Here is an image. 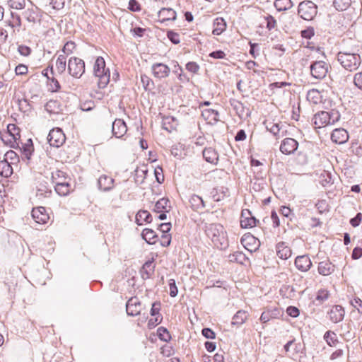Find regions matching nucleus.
<instances>
[{
	"label": "nucleus",
	"mask_w": 362,
	"mask_h": 362,
	"mask_svg": "<svg viewBox=\"0 0 362 362\" xmlns=\"http://www.w3.org/2000/svg\"><path fill=\"white\" fill-rule=\"evenodd\" d=\"M337 60L344 69L351 72L356 71L361 64L360 54L349 51L339 52Z\"/></svg>",
	"instance_id": "obj_1"
},
{
	"label": "nucleus",
	"mask_w": 362,
	"mask_h": 362,
	"mask_svg": "<svg viewBox=\"0 0 362 362\" xmlns=\"http://www.w3.org/2000/svg\"><path fill=\"white\" fill-rule=\"evenodd\" d=\"M206 233L217 247H224L228 244L226 231L222 225L212 223L207 226Z\"/></svg>",
	"instance_id": "obj_2"
},
{
	"label": "nucleus",
	"mask_w": 362,
	"mask_h": 362,
	"mask_svg": "<svg viewBox=\"0 0 362 362\" xmlns=\"http://www.w3.org/2000/svg\"><path fill=\"white\" fill-rule=\"evenodd\" d=\"M93 73L95 77L98 78V87L103 88L107 86L110 82V71L106 68L105 62L103 57L96 58L94 66Z\"/></svg>",
	"instance_id": "obj_3"
},
{
	"label": "nucleus",
	"mask_w": 362,
	"mask_h": 362,
	"mask_svg": "<svg viewBox=\"0 0 362 362\" xmlns=\"http://www.w3.org/2000/svg\"><path fill=\"white\" fill-rule=\"evenodd\" d=\"M2 141L11 148L19 147L21 139L20 129L15 124H9L7 129L1 133Z\"/></svg>",
	"instance_id": "obj_4"
},
{
	"label": "nucleus",
	"mask_w": 362,
	"mask_h": 362,
	"mask_svg": "<svg viewBox=\"0 0 362 362\" xmlns=\"http://www.w3.org/2000/svg\"><path fill=\"white\" fill-rule=\"evenodd\" d=\"M339 119V115L337 112L321 111L313 116V122L315 129H320L334 124Z\"/></svg>",
	"instance_id": "obj_5"
},
{
	"label": "nucleus",
	"mask_w": 362,
	"mask_h": 362,
	"mask_svg": "<svg viewBox=\"0 0 362 362\" xmlns=\"http://www.w3.org/2000/svg\"><path fill=\"white\" fill-rule=\"evenodd\" d=\"M299 16L305 21H311L317 15V7L311 1L300 3L298 10Z\"/></svg>",
	"instance_id": "obj_6"
},
{
	"label": "nucleus",
	"mask_w": 362,
	"mask_h": 362,
	"mask_svg": "<svg viewBox=\"0 0 362 362\" xmlns=\"http://www.w3.org/2000/svg\"><path fill=\"white\" fill-rule=\"evenodd\" d=\"M68 71L73 77L81 78L85 72L83 60L76 57H71L68 62Z\"/></svg>",
	"instance_id": "obj_7"
},
{
	"label": "nucleus",
	"mask_w": 362,
	"mask_h": 362,
	"mask_svg": "<svg viewBox=\"0 0 362 362\" xmlns=\"http://www.w3.org/2000/svg\"><path fill=\"white\" fill-rule=\"evenodd\" d=\"M329 65L324 61H317L310 65V74L317 79H323L327 74Z\"/></svg>",
	"instance_id": "obj_8"
},
{
	"label": "nucleus",
	"mask_w": 362,
	"mask_h": 362,
	"mask_svg": "<svg viewBox=\"0 0 362 362\" xmlns=\"http://www.w3.org/2000/svg\"><path fill=\"white\" fill-rule=\"evenodd\" d=\"M42 74L47 79V86L49 90L52 92H57L59 90L61 86L59 81L54 77L55 73L53 70L52 66H48L43 69Z\"/></svg>",
	"instance_id": "obj_9"
},
{
	"label": "nucleus",
	"mask_w": 362,
	"mask_h": 362,
	"mask_svg": "<svg viewBox=\"0 0 362 362\" xmlns=\"http://www.w3.org/2000/svg\"><path fill=\"white\" fill-rule=\"evenodd\" d=\"M66 136L60 128L52 129L48 135V141L50 146L59 147L65 142Z\"/></svg>",
	"instance_id": "obj_10"
},
{
	"label": "nucleus",
	"mask_w": 362,
	"mask_h": 362,
	"mask_svg": "<svg viewBox=\"0 0 362 362\" xmlns=\"http://www.w3.org/2000/svg\"><path fill=\"white\" fill-rule=\"evenodd\" d=\"M240 243L250 252L256 251L260 245L259 240L250 233L243 235Z\"/></svg>",
	"instance_id": "obj_11"
},
{
	"label": "nucleus",
	"mask_w": 362,
	"mask_h": 362,
	"mask_svg": "<svg viewBox=\"0 0 362 362\" xmlns=\"http://www.w3.org/2000/svg\"><path fill=\"white\" fill-rule=\"evenodd\" d=\"M32 217L39 224H45L50 218L49 213L43 206L33 208L32 210Z\"/></svg>",
	"instance_id": "obj_12"
},
{
	"label": "nucleus",
	"mask_w": 362,
	"mask_h": 362,
	"mask_svg": "<svg viewBox=\"0 0 362 362\" xmlns=\"http://www.w3.org/2000/svg\"><path fill=\"white\" fill-rule=\"evenodd\" d=\"M258 221L248 209H243L240 216V226L243 228H251L256 226Z\"/></svg>",
	"instance_id": "obj_13"
},
{
	"label": "nucleus",
	"mask_w": 362,
	"mask_h": 362,
	"mask_svg": "<svg viewBox=\"0 0 362 362\" xmlns=\"http://www.w3.org/2000/svg\"><path fill=\"white\" fill-rule=\"evenodd\" d=\"M127 313L129 315L136 316L140 314L142 305L137 297H132L126 305Z\"/></svg>",
	"instance_id": "obj_14"
},
{
	"label": "nucleus",
	"mask_w": 362,
	"mask_h": 362,
	"mask_svg": "<svg viewBox=\"0 0 362 362\" xmlns=\"http://www.w3.org/2000/svg\"><path fill=\"white\" fill-rule=\"evenodd\" d=\"M170 209V201L166 198L159 199L155 204L154 211L160 214L158 218L164 220L166 218V212H168Z\"/></svg>",
	"instance_id": "obj_15"
},
{
	"label": "nucleus",
	"mask_w": 362,
	"mask_h": 362,
	"mask_svg": "<svg viewBox=\"0 0 362 362\" xmlns=\"http://www.w3.org/2000/svg\"><path fill=\"white\" fill-rule=\"evenodd\" d=\"M298 146V143L296 140L292 138L284 139L281 145L280 151L282 153L288 155L294 153Z\"/></svg>",
	"instance_id": "obj_16"
},
{
	"label": "nucleus",
	"mask_w": 362,
	"mask_h": 362,
	"mask_svg": "<svg viewBox=\"0 0 362 362\" xmlns=\"http://www.w3.org/2000/svg\"><path fill=\"white\" fill-rule=\"evenodd\" d=\"M112 132L117 138H122L127 132L125 122L122 119H116L112 123Z\"/></svg>",
	"instance_id": "obj_17"
},
{
	"label": "nucleus",
	"mask_w": 362,
	"mask_h": 362,
	"mask_svg": "<svg viewBox=\"0 0 362 362\" xmlns=\"http://www.w3.org/2000/svg\"><path fill=\"white\" fill-rule=\"evenodd\" d=\"M152 73L154 77L163 78L168 76L170 69L166 64L156 63L152 66Z\"/></svg>",
	"instance_id": "obj_18"
},
{
	"label": "nucleus",
	"mask_w": 362,
	"mask_h": 362,
	"mask_svg": "<svg viewBox=\"0 0 362 362\" xmlns=\"http://www.w3.org/2000/svg\"><path fill=\"white\" fill-rule=\"evenodd\" d=\"M158 17L160 23L174 21L176 20L177 13L173 8H163L158 11Z\"/></svg>",
	"instance_id": "obj_19"
},
{
	"label": "nucleus",
	"mask_w": 362,
	"mask_h": 362,
	"mask_svg": "<svg viewBox=\"0 0 362 362\" xmlns=\"http://www.w3.org/2000/svg\"><path fill=\"white\" fill-rule=\"evenodd\" d=\"M276 255L281 259H288L292 255V250L285 242H279L276 245Z\"/></svg>",
	"instance_id": "obj_20"
},
{
	"label": "nucleus",
	"mask_w": 362,
	"mask_h": 362,
	"mask_svg": "<svg viewBox=\"0 0 362 362\" xmlns=\"http://www.w3.org/2000/svg\"><path fill=\"white\" fill-rule=\"evenodd\" d=\"M295 265L299 271L305 272L310 269L312 262L308 255L298 256L295 259Z\"/></svg>",
	"instance_id": "obj_21"
},
{
	"label": "nucleus",
	"mask_w": 362,
	"mask_h": 362,
	"mask_svg": "<svg viewBox=\"0 0 362 362\" xmlns=\"http://www.w3.org/2000/svg\"><path fill=\"white\" fill-rule=\"evenodd\" d=\"M331 139L336 144H344L349 139L348 132L342 128L335 129L332 133Z\"/></svg>",
	"instance_id": "obj_22"
},
{
	"label": "nucleus",
	"mask_w": 362,
	"mask_h": 362,
	"mask_svg": "<svg viewBox=\"0 0 362 362\" xmlns=\"http://www.w3.org/2000/svg\"><path fill=\"white\" fill-rule=\"evenodd\" d=\"M330 320L334 323L341 321L344 316V310L341 305H334L328 313Z\"/></svg>",
	"instance_id": "obj_23"
},
{
	"label": "nucleus",
	"mask_w": 362,
	"mask_h": 362,
	"mask_svg": "<svg viewBox=\"0 0 362 362\" xmlns=\"http://www.w3.org/2000/svg\"><path fill=\"white\" fill-rule=\"evenodd\" d=\"M227 29V23L222 17H217L213 21L212 34L214 35H220Z\"/></svg>",
	"instance_id": "obj_24"
},
{
	"label": "nucleus",
	"mask_w": 362,
	"mask_h": 362,
	"mask_svg": "<svg viewBox=\"0 0 362 362\" xmlns=\"http://www.w3.org/2000/svg\"><path fill=\"white\" fill-rule=\"evenodd\" d=\"M148 172V165L145 163L139 164L136 170L134 173V180L135 182L138 184H142Z\"/></svg>",
	"instance_id": "obj_25"
},
{
	"label": "nucleus",
	"mask_w": 362,
	"mask_h": 362,
	"mask_svg": "<svg viewBox=\"0 0 362 362\" xmlns=\"http://www.w3.org/2000/svg\"><path fill=\"white\" fill-rule=\"evenodd\" d=\"M267 128L276 139L282 138L286 134V131H284L282 126L277 122H267Z\"/></svg>",
	"instance_id": "obj_26"
},
{
	"label": "nucleus",
	"mask_w": 362,
	"mask_h": 362,
	"mask_svg": "<svg viewBox=\"0 0 362 362\" xmlns=\"http://www.w3.org/2000/svg\"><path fill=\"white\" fill-rule=\"evenodd\" d=\"M203 157L205 160L211 164L216 165L218 162V153L213 148H205L203 151Z\"/></svg>",
	"instance_id": "obj_27"
},
{
	"label": "nucleus",
	"mask_w": 362,
	"mask_h": 362,
	"mask_svg": "<svg viewBox=\"0 0 362 362\" xmlns=\"http://www.w3.org/2000/svg\"><path fill=\"white\" fill-rule=\"evenodd\" d=\"M154 261L155 258L154 257H152L151 259L146 262L143 265L141 270V274L143 279H148L153 274L156 267Z\"/></svg>",
	"instance_id": "obj_28"
},
{
	"label": "nucleus",
	"mask_w": 362,
	"mask_h": 362,
	"mask_svg": "<svg viewBox=\"0 0 362 362\" xmlns=\"http://www.w3.org/2000/svg\"><path fill=\"white\" fill-rule=\"evenodd\" d=\"M52 181L54 185L71 182V178L64 171L56 170L52 173Z\"/></svg>",
	"instance_id": "obj_29"
},
{
	"label": "nucleus",
	"mask_w": 362,
	"mask_h": 362,
	"mask_svg": "<svg viewBox=\"0 0 362 362\" xmlns=\"http://www.w3.org/2000/svg\"><path fill=\"white\" fill-rule=\"evenodd\" d=\"M317 270L323 276L330 275L334 271V265L329 260L322 261L318 264Z\"/></svg>",
	"instance_id": "obj_30"
},
{
	"label": "nucleus",
	"mask_w": 362,
	"mask_h": 362,
	"mask_svg": "<svg viewBox=\"0 0 362 362\" xmlns=\"http://www.w3.org/2000/svg\"><path fill=\"white\" fill-rule=\"evenodd\" d=\"M98 185L103 191L110 190L114 186V180L110 176L103 175L98 179Z\"/></svg>",
	"instance_id": "obj_31"
},
{
	"label": "nucleus",
	"mask_w": 362,
	"mask_h": 362,
	"mask_svg": "<svg viewBox=\"0 0 362 362\" xmlns=\"http://www.w3.org/2000/svg\"><path fill=\"white\" fill-rule=\"evenodd\" d=\"M202 115L209 124H213L218 121L219 114L218 111L213 109H206L203 110Z\"/></svg>",
	"instance_id": "obj_32"
},
{
	"label": "nucleus",
	"mask_w": 362,
	"mask_h": 362,
	"mask_svg": "<svg viewBox=\"0 0 362 362\" xmlns=\"http://www.w3.org/2000/svg\"><path fill=\"white\" fill-rule=\"evenodd\" d=\"M135 219L136 223L139 226H141L145 223H151L152 221L151 215L148 211L146 210L139 211L136 214Z\"/></svg>",
	"instance_id": "obj_33"
},
{
	"label": "nucleus",
	"mask_w": 362,
	"mask_h": 362,
	"mask_svg": "<svg viewBox=\"0 0 362 362\" xmlns=\"http://www.w3.org/2000/svg\"><path fill=\"white\" fill-rule=\"evenodd\" d=\"M228 258L230 262L238 263L240 264H244L248 260L246 255L240 251H236L232 254H230Z\"/></svg>",
	"instance_id": "obj_34"
},
{
	"label": "nucleus",
	"mask_w": 362,
	"mask_h": 362,
	"mask_svg": "<svg viewBox=\"0 0 362 362\" xmlns=\"http://www.w3.org/2000/svg\"><path fill=\"white\" fill-rule=\"evenodd\" d=\"M142 238L148 243V244H155L158 242V238L156 235V232L150 228H145L143 230L141 233Z\"/></svg>",
	"instance_id": "obj_35"
},
{
	"label": "nucleus",
	"mask_w": 362,
	"mask_h": 362,
	"mask_svg": "<svg viewBox=\"0 0 362 362\" xmlns=\"http://www.w3.org/2000/svg\"><path fill=\"white\" fill-rule=\"evenodd\" d=\"M307 99L310 103L317 105L322 102V96L318 90L313 88L308 92Z\"/></svg>",
	"instance_id": "obj_36"
},
{
	"label": "nucleus",
	"mask_w": 362,
	"mask_h": 362,
	"mask_svg": "<svg viewBox=\"0 0 362 362\" xmlns=\"http://www.w3.org/2000/svg\"><path fill=\"white\" fill-rule=\"evenodd\" d=\"M13 165L6 160L0 161V175L4 177H8L13 174Z\"/></svg>",
	"instance_id": "obj_37"
},
{
	"label": "nucleus",
	"mask_w": 362,
	"mask_h": 362,
	"mask_svg": "<svg viewBox=\"0 0 362 362\" xmlns=\"http://www.w3.org/2000/svg\"><path fill=\"white\" fill-rule=\"evenodd\" d=\"M66 66V57L65 55L59 54L55 62V71L58 74L64 73Z\"/></svg>",
	"instance_id": "obj_38"
},
{
	"label": "nucleus",
	"mask_w": 362,
	"mask_h": 362,
	"mask_svg": "<svg viewBox=\"0 0 362 362\" xmlns=\"http://www.w3.org/2000/svg\"><path fill=\"white\" fill-rule=\"evenodd\" d=\"M56 192L60 196H66L72 191L71 182L54 185Z\"/></svg>",
	"instance_id": "obj_39"
},
{
	"label": "nucleus",
	"mask_w": 362,
	"mask_h": 362,
	"mask_svg": "<svg viewBox=\"0 0 362 362\" xmlns=\"http://www.w3.org/2000/svg\"><path fill=\"white\" fill-rule=\"evenodd\" d=\"M176 126L177 122L171 116H167L163 118L162 127L168 132H172L173 130L175 129Z\"/></svg>",
	"instance_id": "obj_40"
},
{
	"label": "nucleus",
	"mask_w": 362,
	"mask_h": 362,
	"mask_svg": "<svg viewBox=\"0 0 362 362\" xmlns=\"http://www.w3.org/2000/svg\"><path fill=\"white\" fill-rule=\"evenodd\" d=\"M4 160L16 167L18 166L20 162L18 155L13 150H10L5 153Z\"/></svg>",
	"instance_id": "obj_41"
},
{
	"label": "nucleus",
	"mask_w": 362,
	"mask_h": 362,
	"mask_svg": "<svg viewBox=\"0 0 362 362\" xmlns=\"http://www.w3.org/2000/svg\"><path fill=\"white\" fill-rule=\"evenodd\" d=\"M21 151L27 159H30L34 151L33 141L30 139H28L26 142L22 145Z\"/></svg>",
	"instance_id": "obj_42"
},
{
	"label": "nucleus",
	"mask_w": 362,
	"mask_h": 362,
	"mask_svg": "<svg viewBox=\"0 0 362 362\" xmlns=\"http://www.w3.org/2000/svg\"><path fill=\"white\" fill-rule=\"evenodd\" d=\"M189 202L191 203L192 207L195 211H199L200 209H202L205 206L204 202L202 198L198 195L192 196Z\"/></svg>",
	"instance_id": "obj_43"
},
{
	"label": "nucleus",
	"mask_w": 362,
	"mask_h": 362,
	"mask_svg": "<svg viewBox=\"0 0 362 362\" xmlns=\"http://www.w3.org/2000/svg\"><path fill=\"white\" fill-rule=\"evenodd\" d=\"M274 6L279 11H286L291 8L293 6V4L291 0H276L274 1Z\"/></svg>",
	"instance_id": "obj_44"
},
{
	"label": "nucleus",
	"mask_w": 362,
	"mask_h": 362,
	"mask_svg": "<svg viewBox=\"0 0 362 362\" xmlns=\"http://www.w3.org/2000/svg\"><path fill=\"white\" fill-rule=\"evenodd\" d=\"M324 339H325L327 344L330 346H335L338 343L337 334L332 331H327L325 332Z\"/></svg>",
	"instance_id": "obj_45"
},
{
	"label": "nucleus",
	"mask_w": 362,
	"mask_h": 362,
	"mask_svg": "<svg viewBox=\"0 0 362 362\" xmlns=\"http://www.w3.org/2000/svg\"><path fill=\"white\" fill-rule=\"evenodd\" d=\"M248 317L247 313L245 310H239L233 317V323L237 325L243 324Z\"/></svg>",
	"instance_id": "obj_46"
},
{
	"label": "nucleus",
	"mask_w": 362,
	"mask_h": 362,
	"mask_svg": "<svg viewBox=\"0 0 362 362\" xmlns=\"http://www.w3.org/2000/svg\"><path fill=\"white\" fill-rule=\"evenodd\" d=\"M245 67L247 70L252 71L253 72V74H257V75H260L264 73L263 71H261L259 69V64L252 60L246 62Z\"/></svg>",
	"instance_id": "obj_47"
},
{
	"label": "nucleus",
	"mask_w": 362,
	"mask_h": 362,
	"mask_svg": "<svg viewBox=\"0 0 362 362\" xmlns=\"http://www.w3.org/2000/svg\"><path fill=\"white\" fill-rule=\"evenodd\" d=\"M329 291L327 288H321L317 292L315 300L319 303H322L329 298Z\"/></svg>",
	"instance_id": "obj_48"
},
{
	"label": "nucleus",
	"mask_w": 362,
	"mask_h": 362,
	"mask_svg": "<svg viewBox=\"0 0 362 362\" xmlns=\"http://www.w3.org/2000/svg\"><path fill=\"white\" fill-rule=\"evenodd\" d=\"M351 0H334V6L338 11H345L349 8Z\"/></svg>",
	"instance_id": "obj_49"
},
{
	"label": "nucleus",
	"mask_w": 362,
	"mask_h": 362,
	"mask_svg": "<svg viewBox=\"0 0 362 362\" xmlns=\"http://www.w3.org/2000/svg\"><path fill=\"white\" fill-rule=\"evenodd\" d=\"M7 5L10 8L21 10L25 6V0H7Z\"/></svg>",
	"instance_id": "obj_50"
},
{
	"label": "nucleus",
	"mask_w": 362,
	"mask_h": 362,
	"mask_svg": "<svg viewBox=\"0 0 362 362\" xmlns=\"http://www.w3.org/2000/svg\"><path fill=\"white\" fill-rule=\"evenodd\" d=\"M76 44L74 42H73V41L66 42L64 44V47L62 49V51L63 52L62 54L65 55L66 57L67 56L71 54L74 52V51L76 49Z\"/></svg>",
	"instance_id": "obj_51"
},
{
	"label": "nucleus",
	"mask_w": 362,
	"mask_h": 362,
	"mask_svg": "<svg viewBox=\"0 0 362 362\" xmlns=\"http://www.w3.org/2000/svg\"><path fill=\"white\" fill-rule=\"evenodd\" d=\"M45 109L50 113H57L59 110V104L57 100H51L45 105Z\"/></svg>",
	"instance_id": "obj_52"
},
{
	"label": "nucleus",
	"mask_w": 362,
	"mask_h": 362,
	"mask_svg": "<svg viewBox=\"0 0 362 362\" xmlns=\"http://www.w3.org/2000/svg\"><path fill=\"white\" fill-rule=\"evenodd\" d=\"M158 336L160 338V339L164 341H168L171 339V336L170 332L168 331V329L163 327H160L157 329Z\"/></svg>",
	"instance_id": "obj_53"
},
{
	"label": "nucleus",
	"mask_w": 362,
	"mask_h": 362,
	"mask_svg": "<svg viewBox=\"0 0 362 362\" xmlns=\"http://www.w3.org/2000/svg\"><path fill=\"white\" fill-rule=\"evenodd\" d=\"M26 18L29 22L35 23L39 21V15L37 10L28 9L26 12Z\"/></svg>",
	"instance_id": "obj_54"
},
{
	"label": "nucleus",
	"mask_w": 362,
	"mask_h": 362,
	"mask_svg": "<svg viewBox=\"0 0 362 362\" xmlns=\"http://www.w3.org/2000/svg\"><path fill=\"white\" fill-rule=\"evenodd\" d=\"M330 359L334 362H341L344 359V351L339 349L334 351L330 356Z\"/></svg>",
	"instance_id": "obj_55"
},
{
	"label": "nucleus",
	"mask_w": 362,
	"mask_h": 362,
	"mask_svg": "<svg viewBox=\"0 0 362 362\" xmlns=\"http://www.w3.org/2000/svg\"><path fill=\"white\" fill-rule=\"evenodd\" d=\"M163 320L161 315H157L156 316H151V319L148 322V327L152 329L159 325Z\"/></svg>",
	"instance_id": "obj_56"
},
{
	"label": "nucleus",
	"mask_w": 362,
	"mask_h": 362,
	"mask_svg": "<svg viewBox=\"0 0 362 362\" xmlns=\"http://www.w3.org/2000/svg\"><path fill=\"white\" fill-rule=\"evenodd\" d=\"M276 311H278L277 309H274V310H267V311L263 312L260 316V319H259L260 321L262 323H266V322H269L272 318L274 317L273 313L276 312Z\"/></svg>",
	"instance_id": "obj_57"
},
{
	"label": "nucleus",
	"mask_w": 362,
	"mask_h": 362,
	"mask_svg": "<svg viewBox=\"0 0 362 362\" xmlns=\"http://www.w3.org/2000/svg\"><path fill=\"white\" fill-rule=\"evenodd\" d=\"M264 20L267 23V28L269 30H272L276 28L277 22L273 16H265Z\"/></svg>",
	"instance_id": "obj_58"
},
{
	"label": "nucleus",
	"mask_w": 362,
	"mask_h": 362,
	"mask_svg": "<svg viewBox=\"0 0 362 362\" xmlns=\"http://www.w3.org/2000/svg\"><path fill=\"white\" fill-rule=\"evenodd\" d=\"M171 235L169 233H163L161 235L160 238L159 239L160 244L163 247H168L171 243Z\"/></svg>",
	"instance_id": "obj_59"
},
{
	"label": "nucleus",
	"mask_w": 362,
	"mask_h": 362,
	"mask_svg": "<svg viewBox=\"0 0 362 362\" xmlns=\"http://www.w3.org/2000/svg\"><path fill=\"white\" fill-rule=\"evenodd\" d=\"M28 72V68L26 65L20 64L15 68V73L18 76L26 75Z\"/></svg>",
	"instance_id": "obj_60"
},
{
	"label": "nucleus",
	"mask_w": 362,
	"mask_h": 362,
	"mask_svg": "<svg viewBox=\"0 0 362 362\" xmlns=\"http://www.w3.org/2000/svg\"><path fill=\"white\" fill-rule=\"evenodd\" d=\"M18 52L22 56L28 57L31 54L32 49L30 47L27 45H21L18 46Z\"/></svg>",
	"instance_id": "obj_61"
},
{
	"label": "nucleus",
	"mask_w": 362,
	"mask_h": 362,
	"mask_svg": "<svg viewBox=\"0 0 362 362\" xmlns=\"http://www.w3.org/2000/svg\"><path fill=\"white\" fill-rule=\"evenodd\" d=\"M66 0H50V5L54 9L60 10L64 7Z\"/></svg>",
	"instance_id": "obj_62"
},
{
	"label": "nucleus",
	"mask_w": 362,
	"mask_h": 362,
	"mask_svg": "<svg viewBox=\"0 0 362 362\" xmlns=\"http://www.w3.org/2000/svg\"><path fill=\"white\" fill-rule=\"evenodd\" d=\"M351 305L357 309L359 313H362V300L358 297L351 300Z\"/></svg>",
	"instance_id": "obj_63"
},
{
	"label": "nucleus",
	"mask_w": 362,
	"mask_h": 362,
	"mask_svg": "<svg viewBox=\"0 0 362 362\" xmlns=\"http://www.w3.org/2000/svg\"><path fill=\"white\" fill-rule=\"evenodd\" d=\"M354 83L356 87L362 90V72H358L354 75Z\"/></svg>",
	"instance_id": "obj_64"
}]
</instances>
